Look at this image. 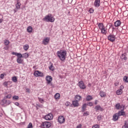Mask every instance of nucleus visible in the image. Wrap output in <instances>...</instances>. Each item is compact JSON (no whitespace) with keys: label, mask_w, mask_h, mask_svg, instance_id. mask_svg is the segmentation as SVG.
I'll list each match as a JSON object with an SVG mask.
<instances>
[{"label":"nucleus","mask_w":128,"mask_h":128,"mask_svg":"<svg viewBox=\"0 0 128 128\" xmlns=\"http://www.w3.org/2000/svg\"><path fill=\"white\" fill-rule=\"evenodd\" d=\"M57 56L60 60L64 61L66 60V51H58Z\"/></svg>","instance_id":"nucleus-1"},{"label":"nucleus","mask_w":128,"mask_h":128,"mask_svg":"<svg viewBox=\"0 0 128 128\" xmlns=\"http://www.w3.org/2000/svg\"><path fill=\"white\" fill-rule=\"evenodd\" d=\"M121 24H122V22H120V20H118L114 23V26H116V27L120 26Z\"/></svg>","instance_id":"nucleus-18"},{"label":"nucleus","mask_w":128,"mask_h":128,"mask_svg":"<svg viewBox=\"0 0 128 128\" xmlns=\"http://www.w3.org/2000/svg\"><path fill=\"white\" fill-rule=\"evenodd\" d=\"M94 110H96V112L98 110H100V112H104V108H102V106L100 105H97L94 107Z\"/></svg>","instance_id":"nucleus-10"},{"label":"nucleus","mask_w":128,"mask_h":128,"mask_svg":"<svg viewBox=\"0 0 128 128\" xmlns=\"http://www.w3.org/2000/svg\"><path fill=\"white\" fill-rule=\"evenodd\" d=\"M2 19H0V24H2Z\"/></svg>","instance_id":"nucleus-63"},{"label":"nucleus","mask_w":128,"mask_h":128,"mask_svg":"<svg viewBox=\"0 0 128 128\" xmlns=\"http://www.w3.org/2000/svg\"><path fill=\"white\" fill-rule=\"evenodd\" d=\"M42 42L43 44H44V46H46V44H48V42H50V38H46L43 40Z\"/></svg>","instance_id":"nucleus-11"},{"label":"nucleus","mask_w":128,"mask_h":128,"mask_svg":"<svg viewBox=\"0 0 128 128\" xmlns=\"http://www.w3.org/2000/svg\"><path fill=\"white\" fill-rule=\"evenodd\" d=\"M54 116L52 113H50L44 116V118L46 120H52Z\"/></svg>","instance_id":"nucleus-6"},{"label":"nucleus","mask_w":128,"mask_h":128,"mask_svg":"<svg viewBox=\"0 0 128 128\" xmlns=\"http://www.w3.org/2000/svg\"><path fill=\"white\" fill-rule=\"evenodd\" d=\"M114 30H116V28L112 27V32H114Z\"/></svg>","instance_id":"nucleus-58"},{"label":"nucleus","mask_w":128,"mask_h":128,"mask_svg":"<svg viewBox=\"0 0 128 128\" xmlns=\"http://www.w3.org/2000/svg\"><path fill=\"white\" fill-rule=\"evenodd\" d=\"M102 116H97V120H102Z\"/></svg>","instance_id":"nucleus-44"},{"label":"nucleus","mask_w":128,"mask_h":128,"mask_svg":"<svg viewBox=\"0 0 128 128\" xmlns=\"http://www.w3.org/2000/svg\"><path fill=\"white\" fill-rule=\"evenodd\" d=\"M12 98V94H9L7 95V96H6L4 97V98L6 100V98Z\"/></svg>","instance_id":"nucleus-39"},{"label":"nucleus","mask_w":128,"mask_h":128,"mask_svg":"<svg viewBox=\"0 0 128 128\" xmlns=\"http://www.w3.org/2000/svg\"><path fill=\"white\" fill-rule=\"evenodd\" d=\"M15 106H20V103H18V102H16L14 103Z\"/></svg>","instance_id":"nucleus-53"},{"label":"nucleus","mask_w":128,"mask_h":128,"mask_svg":"<svg viewBox=\"0 0 128 128\" xmlns=\"http://www.w3.org/2000/svg\"><path fill=\"white\" fill-rule=\"evenodd\" d=\"M120 103L116 104L115 106L116 110H120Z\"/></svg>","instance_id":"nucleus-36"},{"label":"nucleus","mask_w":128,"mask_h":128,"mask_svg":"<svg viewBox=\"0 0 128 128\" xmlns=\"http://www.w3.org/2000/svg\"><path fill=\"white\" fill-rule=\"evenodd\" d=\"M50 66H49V70L52 71L54 70V64H52V63H50Z\"/></svg>","instance_id":"nucleus-28"},{"label":"nucleus","mask_w":128,"mask_h":128,"mask_svg":"<svg viewBox=\"0 0 128 128\" xmlns=\"http://www.w3.org/2000/svg\"><path fill=\"white\" fill-rule=\"evenodd\" d=\"M12 80L14 82H18V78L16 76H14L12 78Z\"/></svg>","instance_id":"nucleus-32"},{"label":"nucleus","mask_w":128,"mask_h":128,"mask_svg":"<svg viewBox=\"0 0 128 128\" xmlns=\"http://www.w3.org/2000/svg\"><path fill=\"white\" fill-rule=\"evenodd\" d=\"M92 100V96L90 95L86 96V102H90V100Z\"/></svg>","instance_id":"nucleus-24"},{"label":"nucleus","mask_w":128,"mask_h":128,"mask_svg":"<svg viewBox=\"0 0 128 128\" xmlns=\"http://www.w3.org/2000/svg\"><path fill=\"white\" fill-rule=\"evenodd\" d=\"M70 104V102H66L65 104V105L66 106H68Z\"/></svg>","instance_id":"nucleus-49"},{"label":"nucleus","mask_w":128,"mask_h":128,"mask_svg":"<svg viewBox=\"0 0 128 128\" xmlns=\"http://www.w3.org/2000/svg\"><path fill=\"white\" fill-rule=\"evenodd\" d=\"M122 128H128V123H126V122L124 126H122Z\"/></svg>","instance_id":"nucleus-42"},{"label":"nucleus","mask_w":128,"mask_h":128,"mask_svg":"<svg viewBox=\"0 0 128 128\" xmlns=\"http://www.w3.org/2000/svg\"><path fill=\"white\" fill-rule=\"evenodd\" d=\"M116 94L118 96H120V94H122V90H117L116 92Z\"/></svg>","instance_id":"nucleus-34"},{"label":"nucleus","mask_w":128,"mask_h":128,"mask_svg":"<svg viewBox=\"0 0 128 128\" xmlns=\"http://www.w3.org/2000/svg\"><path fill=\"white\" fill-rule=\"evenodd\" d=\"M10 104V100H6V104H7L8 106V104Z\"/></svg>","instance_id":"nucleus-48"},{"label":"nucleus","mask_w":128,"mask_h":128,"mask_svg":"<svg viewBox=\"0 0 128 128\" xmlns=\"http://www.w3.org/2000/svg\"><path fill=\"white\" fill-rule=\"evenodd\" d=\"M118 118H120L118 115L116 113L113 116L112 120H114V122H116V120H118Z\"/></svg>","instance_id":"nucleus-14"},{"label":"nucleus","mask_w":128,"mask_h":128,"mask_svg":"<svg viewBox=\"0 0 128 128\" xmlns=\"http://www.w3.org/2000/svg\"><path fill=\"white\" fill-rule=\"evenodd\" d=\"M78 86L81 90H84L86 88L84 84V82L82 80L78 82Z\"/></svg>","instance_id":"nucleus-5"},{"label":"nucleus","mask_w":128,"mask_h":128,"mask_svg":"<svg viewBox=\"0 0 128 128\" xmlns=\"http://www.w3.org/2000/svg\"><path fill=\"white\" fill-rule=\"evenodd\" d=\"M88 112H85L83 116H88Z\"/></svg>","instance_id":"nucleus-46"},{"label":"nucleus","mask_w":128,"mask_h":128,"mask_svg":"<svg viewBox=\"0 0 128 128\" xmlns=\"http://www.w3.org/2000/svg\"><path fill=\"white\" fill-rule=\"evenodd\" d=\"M89 12H90V14H92V12H94V10L90 8V10H89Z\"/></svg>","instance_id":"nucleus-51"},{"label":"nucleus","mask_w":128,"mask_h":128,"mask_svg":"<svg viewBox=\"0 0 128 128\" xmlns=\"http://www.w3.org/2000/svg\"><path fill=\"white\" fill-rule=\"evenodd\" d=\"M58 122L59 124H64L66 122V118L62 116H60L58 118Z\"/></svg>","instance_id":"nucleus-8"},{"label":"nucleus","mask_w":128,"mask_h":128,"mask_svg":"<svg viewBox=\"0 0 128 128\" xmlns=\"http://www.w3.org/2000/svg\"><path fill=\"white\" fill-rule=\"evenodd\" d=\"M4 44H5V46H8V44H10V41L8 40H4Z\"/></svg>","instance_id":"nucleus-35"},{"label":"nucleus","mask_w":128,"mask_h":128,"mask_svg":"<svg viewBox=\"0 0 128 128\" xmlns=\"http://www.w3.org/2000/svg\"><path fill=\"white\" fill-rule=\"evenodd\" d=\"M54 16H52V14H48L43 18V20L46 22H54Z\"/></svg>","instance_id":"nucleus-2"},{"label":"nucleus","mask_w":128,"mask_h":128,"mask_svg":"<svg viewBox=\"0 0 128 128\" xmlns=\"http://www.w3.org/2000/svg\"><path fill=\"white\" fill-rule=\"evenodd\" d=\"M0 78H4V74H1Z\"/></svg>","instance_id":"nucleus-54"},{"label":"nucleus","mask_w":128,"mask_h":128,"mask_svg":"<svg viewBox=\"0 0 128 128\" xmlns=\"http://www.w3.org/2000/svg\"><path fill=\"white\" fill-rule=\"evenodd\" d=\"M16 62L18 64H22V62H24V60L22 59V58H17Z\"/></svg>","instance_id":"nucleus-22"},{"label":"nucleus","mask_w":128,"mask_h":128,"mask_svg":"<svg viewBox=\"0 0 128 128\" xmlns=\"http://www.w3.org/2000/svg\"><path fill=\"white\" fill-rule=\"evenodd\" d=\"M110 28H113L112 24H110Z\"/></svg>","instance_id":"nucleus-61"},{"label":"nucleus","mask_w":128,"mask_h":128,"mask_svg":"<svg viewBox=\"0 0 128 128\" xmlns=\"http://www.w3.org/2000/svg\"><path fill=\"white\" fill-rule=\"evenodd\" d=\"M116 114H118V116L120 117L122 116H126V112L124 111H119L118 112L116 113Z\"/></svg>","instance_id":"nucleus-16"},{"label":"nucleus","mask_w":128,"mask_h":128,"mask_svg":"<svg viewBox=\"0 0 128 128\" xmlns=\"http://www.w3.org/2000/svg\"><path fill=\"white\" fill-rule=\"evenodd\" d=\"M86 106H94V103H92V102H88L87 103Z\"/></svg>","instance_id":"nucleus-41"},{"label":"nucleus","mask_w":128,"mask_h":128,"mask_svg":"<svg viewBox=\"0 0 128 128\" xmlns=\"http://www.w3.org/2000/svg\"><path fill=\"white\" fill-rule=\"evenodd\" d=\"M36 108H40V105L38 104H36Z\"/></svg>","instance_id":"nucleus-57"},{"label":"nucleus","mask_w":128,"mask_h":128,"mask_svg":"<svg viewBox=\"0 0 128 128\" xmlns=\"http://www.w3.org/2000/svg\"><path fill=\"white\" fill-rule=\"evenodd\" d=\"M124 104H122L120 106V110L121 111H123L124 110Z\"/></svg>","instance_id":"nucleus-37"},{"label":"nucleus","mask_w":128,"mask_h":128,"mask_svg":"<svg viewBox=\"0 0 128 128\" xmlns=\"http://www.w3.org/2000/svg\"><path fill=\"white\" fill-rule=\"evenodd\" d=\"M52 126V124L48 122H44L41 124V127L42 128H48Z\"/></svg>","instance_id":"nucleus-3"},{"label":"nucleus","mask_w":128,"mask_h":128,"mask_svg":"<svg viewBox=\"0 0 128 128\" xmlns=\"http://www.w3.org/2000/svg\"><path fill=\"white\" fill-rule=\"evenodd\" d=\"M124 86H120V90H124Z\"/></svg>","instance_id":"nucleus-50"},{"label":"nucleus","mask_w":128,"mask_h":128,"mask_svg":"<svg viewBox=\"0 0 128 128\" xmlns=\"http://www.w3.org/2000/svg\"><path fill=\"white\" fill-rule=\"evenodd\" d=\"M4 86L6 88H8V82H4Z\"/></svg>","instance_id":"nucleus-45"},{"label":"nucleus","mask_w":128,"mask_h":128,"mask_svg":"<svg viewBox=\"0 0 128 128\" xmlns=\"http://www.w3.org/2000/svg\"><path fill=\"white\" fill-rule=\"evenodd\" d=\"M60 94L58 93H56L55 95H54V98L56 100H58V98H60Z\"/></svg>","instance_id":"nucleus-33"},{"label":"nucleus","mask_w":128,"mask_h":128,"mask_svg":"<svg viewBox=\"0 0 128 128\" xmlns=\"http://www.w3.org/2000/svg\"><path fill=\"white\" fill-rule=\"evenodd\" d=\"M86 104H84L82 106V112H84L86 110Z\"/></svg>","instance_id":"nucleus-17"},{"label":"nucleus","mask_w":128,"mask_h":128,"mask_svg":"<svg viewBox=\"0 0 128 128\" xmlns=\"http://www.w3.org/2000/svg\"><path fill=\"white\" fill-rule=\"evenodd\" d=\"M16 56L17 58H22V54L20 53H17Z\"/></svg>","instance_id":"nucleus-31"},{"label":"nucleus","mask_w":128,"mask_h":128,"mask_svg":"<svg viewBox=\"0 0 128 128\" xmlns=\"http://www.w3.org/2000/svg\"><path fill=\"white\" fill-rule=\"evenodd\" d=\"M18 52H12V54L14 55V56H16Z\"/></svg>","instance_id":"nucleus-56"},{"label":"nucleus","mask_w":128,"mask_h":128,"mask_svg":"<svg viewBox=\"0 0 128 128\" xmlns=\"http://www.w3.org/2000/svg\"><path fill=\"white\" fill-rule=\"evenodd\" d=\"M72 104L74 108H78L80 106L78 100H74L72 102Z\"/></svg>","instance_id":"nucleus-13"},{"label":"nucleus","mask_w":128,"mask_h":128,"mask_svg":"<svg viewBox=\"0 0 128 128\" xmlns=\"http://www.w3.org/2000/svg\"><path fill=\"white\" fill-rule=\"evenodd\" d=\"M38 100L40 102H44V100L42 99V98H38Z\"/></svg>","instance_id":"nucleus-52"},{"label":"nucleus","mask_w":128,"mask_h":128,"mask_svg":"<svg viewBox=\"0 0 128 128\" xmlns=\"http://www.w3.org/2000/svg\"><path fill=\"white\" fill-rule=\"evenodd\" d=\"M36 108L37 110H38V107H36Z\"/></svg>","instance_id":"nucleus-64"},{"label":"nucleus","mask_w":128,"mask_h":128,"mask_svg":"<svg viewBox=\"0 0 128 128\" xmlns=\"http://www.w3.org/2000/svg\"><path fill=\"white\" fill-rule=\"evenodd\" d=\"M27 128H32V122L29 123Z\"/></svg>","instance_id":"nucleus-43"},{"label":"nucleus","mask_w":128,"mask_h":128,"mask_svg":"<svg viewBox=\"0 0 128 128\" xmlns=\"http://www.w3.org/2000/svg\"><path fill=\"white\" fill-rule=\"evenodd\" d=\"M27 32H32V26H29L27 28Z\"/></svg>","instance_id":"nucleus-26"},{"label":"nucleus","mask_w":128,"mask_h":128,"mask_svg":"<svg viewBox=\"0 0 128 128\" xmlns=\"http://www.w3.org/2000/svg\"><path fill=\"white\" fill-rule=\"evenodd\" d=\"M22 58H28V56H30V54L28 52H26L24 54H22Z\"/></svg>","instance_id":"nucleus-20"},{"label":"nucleus","mask_w":128,"mask_h":128,"mask_svg":"<svg viewBox=\"0 0 128 128\" xmlns=\"http://www.w3.org/2000/svg\"><path fill=\"white\" fill-rule=\"evenodd\" d=\"M24 50H28V48H30V46H28V44H25L24 47Z\"/></svg>","instance_id":"nucleus-29"},{"label":"nucleus","mask_w":128,"mask_h":128,"mask_svg":"<svg viewBox=\"0 0 128 128\" xmlns=\"http://www.w3.org/2000/svg\"><path fill=\"white\" fill-rule=\"evenodd\" d=\"M75 98L78 100V102H80V100H82V96L78 94H77L75 96Z\"/></svg>","instance_id":"nucleus-23"},{"label":"nucleus","mask_w":128,"mask_h":128,"mask_svg":"<svg viewBox=\"0 0 128 128\" xmlns=\"http://www.w3.org/2000/svg\"><path fill=\"white\" fill-rule=\"evenodd\" d=\"M20 6H22V4L17 0V4H16V8L17 10H20Z\"/></svg>","instance_id":"nucleus-21"},{"label":"nucleus","mask_w":128,"mask_h":128,"mask_svg":"<svg viewBox=\"0 0 128 128\" xmlns=\"http://www.w3.org/2000/svg\"><path fill=\"white\" fill-rule=\"evenodd\" d=\"M98 26L99 27L100 30H102V28H104V24L102 23H100L98 24Z\"/></svg>","instance_id":"nucleus-27"},{"label":"nucleus","mask_w":128,"mask_h":128,"mask_svg":"<svg viewBox=\"0 0 128 128\" xmlns=\"http://www.w3.org/2000/svg\"><path fill=\"white\" fill-rule=\"evenodd\" d=\"M46 80L48 84H50L52 80V76H46Z\"/></svg>","instance_id":"nucleus-9"},{"label":"nucleus","mask_w":128,"mask_h":128,"mask_svg":"<svg viewBox=\"0 0 128 128\" xmlns=\"http://www.w3.org/2000/svg\"><path fill=\"white\" fill-rule=\"evenodd\" d=\"M18 96H14L12 97V99L14 100H18Z\"/></svg>","instance_id":"nucleus-40"},{"label":"nucleus","mask_w":128,"mask_h":128,"mask_svg":"<svg viewBox=\"0 0 128 128\" xmlns=\"http://www.w3.org/2000/svg\"><path fill=\"white\" fill-rule=\"evenodd\" d=\"M100 94L101 98H106V92H104L103 91H100Z\"/></svg>","instance_id":"nucleus-19"},{"label":"nucleus","mask_w":128,"mask_h":128,"mask_svg":"<svg viewBox=\"0 0 128 128\" xmlns=\"http://www.w3.org/2000/svg\"><path fill=\"white\" fill-rule=\"evenodd\" d=\"M50 86H54V85L52 84V82H50Z\"/></svg>","instance_id":"nucleus-60"},{"label":"nucleus","mask_w":128,"mask_h":128,"mask_svg":"<svg viewBox=\"0 0 128 128\" xmlns=\"http://www.w3.org/2000/svg\"><path fill=\"white\" fill-rule=\"evenodd\" d=\"M94 104H98V100H95Z\"/></svg>","instance_id":"nucleus-59"},{"label":"nucleus","mask_w":128,"mask_h":128,"mask_svg":"<svg viewBox=\"0 0 128 128\" xmlns=\"http://www.w3.org/2000/svg\"><path fill=\"white\" fill-rule=\"evenodd\" d=\"M101 32L103 34H106V28H103L101 29Z\"/></svg>","instance_id":"nucleus-30"},{"label":"nucleus","mask_w":128,"mask_h":128,"mask_svg":"<svg viewBox=\"0 0 128 128\" xmlns=\"http://www.w3.org/2000/svg\"><path fill=\"white\" fill-rule=\"evenodd\" d=\"M77 128H82V124H80L76 126Z\"/></svg>","instance_id":"nucleus-55"},{"label":"nucleus","mask_w":128,"mask_h":128,"mask_svg":"<svg viewBox=\"0 0 128 128\" xmlns=\"http://www.w3.org/2000/svg\"><path fill=\"white\" fill-rule=\"evenodd\" d=\"M34 76H41L42 77L44 76V73L40 72V71L37 70L36 71L34 74Z\"/></svg>","instance_id":"nucleus-7"},{"label":"nucleus","mask_w":128,"mask_h":128,"mask_svg":"<svg viewBox=\"0 0 128 128\" xmlns=\"http://www.w3.org/2000/svg\"><path fill=\"white\" fill-rule=\"evenodd\" d=\"M92 128H100V126L98 124H96Z\"/></svg>","instance_id":"nucleus-47"},{"label":"nucleus","mask_w":128,"mask_h":128,"mask_svg":"<svg viewBox=\"0 0 128 128\" xmlns=\"http://www.w3.org/2000/svg\"><path fill=\"white\" fill-rule=\"evenodd\" d=\"M108 40H110V42H114V40H116V35H114L113 34H110L108 36Z\"/></svg>","instance_id":"nucleus-4"},{"label":"nucleus","mask_w":128,"mask_h":128,"mask_svg":"<svg viewBox=\"0 0 128 128\" xmlns=\"http://www.w3.org/2000/svg\"><path fill=\"white\" fill-rule=\"evenodd\" d=\"M100 0H96L94 2V6L96 8H98L100 6Z\"/></svg>","instance_id":"nucleus-12"},{"label":"nucleus","mask_w":128,"mask_h":128,"mask_svg":"<svg viewBox=\"0 0 128 128\" xmlns=\"http://www.w3.org/2000/svg\"><path fill=\"white\" fill-rule=\"evenodd\" d=\"M120 58L124 60H128V57L126 56V54L124 53L122 54L120 56Z\"/></svg>","instance_id":"nucleus-15"},{"label":"nucleus","mask_w":128,"mask_h":128,"mask_svg":"<svg viewBox=\"0 0 128 128\" xmlns=\"http://www.w3.org/2000/svg\"><path fill=\"white\" fill-rule=\"evenodd\" d=\"M124 80L125 82H128V76H124Z\"/></svg>","instance_id":"nucleus-38"},{"label":"nucleus","mask_w":128,"mask_h":128,"mask_svg":"<svg viewBox=\"0 0 128 128\" xmlns=\"http://www.w3.org/2000/svg\"><path fill=\"white\" fill-rule=\"evenodd\" d=\"M6 104V99H4H4L2 100L0 102V104H1V106H4V104Z\"/></svg>","instance_id":"nucleus-25"},{"label":"nucleus","mask_w":128,"mask_h":128,"mask_svg":"<svg viewBox=\"0 0 128 128\" xmlns=\"http://www.w3.org/2000/svg\"><path fill=\"white\" fill-rule=\"evenodd\" d=\"M88 86L90 87V86H92V84H88Z\"/></svg>","instance_id":"nucleus-62"}]
</instances>
